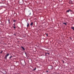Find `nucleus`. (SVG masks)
<instances>
[{"mask_svg": "<svg viewBox=\"0 0 74 74\" xmlns=\"http://www.w3.org/2000/svg\"><path fill=\"white\" fill-rule=\"evenodd\" d=\"M10 55L9 54H7V55H6L5 56V59H6V60H7V56H9V55Z\"/></svg>", "mask_w": 74, "mask_h": 74, "instance_id": "1", "label": "nucleus"}, {"mask_svg": "<svg viewBox=\"0 0 74 74\" xmlns=\"http://www.w3.org/2000/svg\"><path fill=\"white\" fill-rule=\"evenodd\" d=\"M70 11V12H72V10H71V9H69L66 11V12H69Z\"/></svg>", "mask_w": 74, "mask_h": 74, "instance_id": "2", "label": "nucleus"}, {"mask_svg": "<svg viewBox=\"0 0 74 74\" xmlns=\"http://www.w3.org/2000/svg\"><path fill=\"white\" fill-rule=\"evenodd\" d=\"M27 27H30V24L28 23H27Z\"/></svg>", "mask_w": 74, "mask_h": 74, "instance_id": "3", "label": "nucleus"}, {"mask_svg": "<svg viewBox=\"0 0 74 74\" xmlns=\"http://www.w3.org/2000/svg\"><path fill=\"white\" fill-rule=\"evenodd\" d=\"M47 54H48V55H49V53H46L45 54V55H46V56H47L48 55H47Z\"/></svg>", "mask_w": 74, "mask_h": 74, "instance_id": "4", "label": "nucleus"}, {"mask_svg": "<svg viewBox=\"0 0 74 74\" xmlns=\"http://www.w3.org/2000/svg\"><path fill=\"white\" fill-rule=\"evenodd\" d=\"M21 48H22L23 49V51H25V48H24V47H21Z\"/></svg>", "mask_w": 74, "mask_h": 74, "instance_id": "5", "label": "nucleus"}, {"mask_svg": "<svg viewBox=\"0 0 74 74\" xmlns=\"http://www.w3.org/2000/svg\"><path fill=\"white\" fill-rule=\"evenodd\" d=\"M33 25V23L32 22L31 24H30V26H32V25Z\"/></svg>", "mask_w": 74, "mask_h": 74, "instance_id": "6", "label": "nucleus"}, {"mask_svg": "<svg viewBox=\"0 0 74 74\" xmlns=\"http://www.w3.org/2000/svg\"><path fill=\"white\" fill-rule=\"evenodd\" d=\"M63 24H64L65 25H67V23H63Z\"/></svg>", "mask_w": 74, "mask_h": 74, "instance_id": "7", "label": "nucleus"}, {"mask_svg": "<svg viewBox=\"0 0 74 74\" xmlns=\"http://www.w3.org/2000/svg\"><path fill=\"white\" fill-rule=\"evenodd\" d=\"M36 69H37V68L35 67L34 69H33V71H34V70H36Z\"/></svg>", "mask_w": 74, "mask_h": 74, "instance_id": "8", "label": "nucleus"}, {"mask_svg": "<svg viewBox=\"0 0 74 74\" xmlns=\"http://www.w3.org/2000/svg\"><path fill=\"white\" fill-rule=\"evenodd\" d=\"M13 21V22H16V21L15 20H14Z\"/></svg>", "mask_w": 74, "mask_h": 74, "instance_id": "9", "label": "nucleus"}, {"mask_svg": "<svg viewBox=\"0 0 74 74\" xmlns=\"http://www.w3.org/2000/svg\"><path fill=\"white\" fill-rule=\"evenodd\" d=\"M12 56H11L10 57V59H11V58H12Z\"/></svg>", "mask_w": 74, "mask_h": 74, "instance_id": "10", "label": "nucleus"}, {"mask_svg": "<svg viewBox=\"0 0 74 74\" xmlns=\"http://www.w3.org/2000/svg\"><path fill=\"white\" fill-rule=\"evenodd\" d=\"M13 25H14V27H15V25H15V23H14L13 24Z\"/></svg>", "mask_w": 74, "mask_h": 74, "instance_id": "11", "label": "nucleus"}, {"mask_svg": "<svg viewBox=\"0 0 74 74\" xmlns=\"http://www.w3.org/2000/svg\"><path fill=\"white\" fill-rule=\"evenodd\" d=\"M71 28L72 29H74V27H71Z\"/></svg>", "mask_w": 74, "mask_h": 74, "instance_id": "12", "label": "nucleus"}, {"mask_svg": "<svg viewBox=\"0 0 74 74\" xmlns=\"http://www.w3.org/2000/svg\"><path fill=\"white\" fill-rule=\"evenodd\" d=\"M13 28L14 29H15L16 28V27L15 26Z\"/></svg>", "mask_w": 74, "mask_h": 74, "instance_id": "13", "label": "nucleus"}, {"mask_svg": "<svg viewBox=\"0 0 74 74\" xmlns=\"http://www.w3.org/2000/svg\"><path fill=\"white\" fill-rule=\"evenodd\" d=\"M9 23H10V20H8Z\"/></svg>", "mask_w": 74, "mask_h": 74, "instance_id": "14", "label": "nucleus"}, {"mask_svg": "<svg viewBox=\"0 0 74 74\" xmlns=\"http://www.w3.org/2000/svg\"><path fill=\"white\" fill-rule=\"evenodd\" d=\"M2 52H3V51H1V53H2Z\"/></svg>", "mask_w": 74, "mask_h": 74, "instance_id": "15", "label": "nucleus"}, {"mask_svg": "<svg viewBox=\"0 0 74 74\" xmlns=\"http://www.w3.org/2000/svg\"><path fill=\"white\" fill-rule=\"evenodd\" d=\"M46 36H48V34H46Z\"/></svg>", "mask_w": 74, "mask_h": 74, "instance_id": "16", "label": "nucleus"}, {"mask_svg": "<svg viewBox=\"0 0 74 74\" xmlns=\"http://www.w3.org/2000/svg\"><path fill=\"white\" fill-rule=\"evenodd\" d=\"M70 39H71H71H72V38H71V37H70Z\"/></svg>", "mask_w": 74, "mask_h": 74, "instance_id": "17", "label": "nucleus"}, {"mask_svg": "<svg viewBox=\"0 0 74 74\" xmlns=\"http://www.w3.org/2000/svg\"><path fill=\"white\" fill-rule=\"evenodd\" d=\"M14 36H16V34H14Z\"/></svg>", "mask_w": 74, "mask_h": 74, "instance_id": "18", "label": "nucleus"}, {"mask_svg": "<svg viewBox=\"0 0 74 74\" xmlns=\"http://www.w3.org/2000/svg\"><path fill=\"white\" fill-rule=\"evenodd\" d=\"M46 72H48V71H46Z\"/></svg>", "mask_w": 74, "mask_h": 74, "instance_id": "19", "label": "nucleus"}, {"mask_svg": "<svg viewBox=\"0 0 74 74\" xmlns=\"http://www.w3.org/2000/svg\"><path fill=\"white\" fill-rule=\"evenodd\" d=\"M73 30L74 31V28L73 29Z\"/></svg>", "mask_w": 74, "mask_h": 74, "instance_id": "20", "label": "nucleus"}]
</instances>
